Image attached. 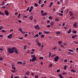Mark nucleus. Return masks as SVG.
Masks as SVG:
<instances>
[{"label":"nucleus","instance_id":"393cba45","mask_svg":"<svg viewBox=\"0 0 78 78\" xmlns=\"http://www.w3.org/2000/svg\"><path fill=\"white\" fill-rule=\"evenodd\" d=\"M30 62H31V61H32V62H34V60H33V59H31V58H30Z\"/></svg>","mask_w":78,"mask_h":78},{"label":"nucleus","instance_id":"e2e57ef3","mask_svg":"<svg viewBox=\"0 0 78 78\" xmlns=\"http://www.w3.org/2000/svg\"><path fill=\"white\" fill-rule=\"evenodd\" d=\"M57 72H60V69H58L57 70Z\"/></svg>","mask_w":78,"mask_h":78},{"label":"nucleus","instance_id":"a18cd8bd","mask_svg":"<svg viewBox=\"0 0 78 78\" xmlns=\"http://www.w3.org/2000/svg\"><path fill=\"white\" fill-rule=\"evenodd\" d=\"M62 75H67V73H62Z\"/></svg>","mask_w":78,"mask_h":78},{"label":"nucleus","instance_id":"aec40b11","mask_svg":"<svg viewBox=\"0 0 78 78\" xmlns=\"http://www.w3.org/2000/svg\"><path fill=\"white\" fill-rule=\"evenodd\" d=\"M53 2H51V3H50V5H49V7L50 8L51 6H52V5H53Z\"/></svg>","mask_w":78,"mask_h":78},{"label":"nucleus","instance_id":"49530a36","mask_svg":"<svg viewBox=\"0 0 78 78\" xmlns=\"http://www.w3.org/2000/svg\"><path fill=\"white\" fill-rule=\"evenodd\" d=\"M49 57H50V56H51V55L52 54V53L51 52H49Z\"/></svg>","mask_w":78,"mask_h":78},{"label":"nucleus","instance_id":"37998d69","mask_svg":"<svg viewBox=\"0 0 78 78\" xmlns=\"http://www.w3.org/2000/svg\"><path fill=\"white\" fill-rule=\"evenodd\" d=\"M57 48V47H55L52 48L53 50H56Z\"/></svg>","mask_w":78,"mask_h":78},{"label":"nucleus","instance_id":"423d86ee","mask_svg":"<svg viewBox=\"0 0 78 78\" xmlns=\"http://www.w3.org/2000/svg\"><path fill=\"white\" fill-rule=\"evenodd\" d=\"M12 36V34H9L8 36L7 37L8 38V39H11Z\"/></svg>","mask_w":78,"mask_h":78},{"label":"nucleus","instance_id":"5fc2aeb1","mask_svg":"<svg viewBox=\"0 0 78 78\" xmlns=\"http://www.w3.org/2000/svg\"><path fill=\"white\" fill-rule=\"evenodd\" d=\"M33 8H34V7H33V6H31L30 8V9L32 10V9H33Z\"/></svg>","mask_w":78,"mask_h":78},{"label":"nucleus","instance_id":"09e8293b","mask_svg":"<svg viewBox=\"0 0 78 78\" xmlns=\"http://www.w3.org/2000/svg\"><path fill=\"white\" fill-rule=\"evenodd\" d=\"M50 27H51V26L50 25H48L47 26V27H48V28H50Z\"/></svg>","mask_w":78,"mask_h":78},{"label":"nucleus","instance_id":"13d9d810","mask_svg":"<svg viewBox=\"0 0 78 78\" xmlns=\"http://www.w3.org/2000/svg\"><path fill=\"white\" fill-rule=\"evenodd\" d=\"M73 33H74V34H76V31H74L73 32Z\"/></svg>","mask_w":78,"mask_h":78},{"label":"nucleus","instance_id":"7ed1b4c3","mask_svg":"<svg viewBox=\"0 0 78 78\" xmlns=\"http://www.w3.org/2000/svg\"><path fill=\"white\" fill-rule=\"evenodd\" d=\"M4 12L5 14V15L7 16H9V12H8V10H6L4 11Z\"/></svg>","mask_w":78,"mask_h":78},{"label":"nucleus","instance_id":"ddd939ff","mask_svg":"<svg viewBox=\"0 0 78 78\" xmlns=\"http://www.w3.org/2000/svg\"><path fill=\"white\" fill-rule=\"evenodd\" d=\"M50 25L51 26H53V25H54V22H51L50 23Z\"/></svg>","mask_w":78,"mask_h":78},{"label":"nucleus","instance_id":"bb28decb","mask_svg":"<svg viewBox=\"0 0 78 78\" xmlns=\"http://www.w3.org/2000/svg\"><path fill=\"white\" fill-rule=\"evenodd\" d=\"M56 54H54L53 55H52L51 56V57H52V58H53V57H54V56H56Z\"/></svg>","mask_w":78,"mask_h":78},{"label":"nucleus","instance_id":"ea45409f","mask_svg":"<svg viewBox=\"0 0 78 78\" xmlns=\"http://www.w3.org/2000/svg\"><path fill=\"white\" fill-rule=\"evenodd\" d=\"M17 17H18V18H17L18 19H19V17H20V14H19V15Z\"/></svg>","mask_w":78,"mask_h":78},{"label":"nucleus","instance_id":"c03bdc74","mask_svg":"<svg viewBox=\"0 0 78 78\" xmlns=\"http://www.w3.org/2000/svg\"><path fill=\"white\" fill-rule=\"evenodd\" d=\"M20 31V32H22V29L19 28V29Z\"/></svg>","mask_w":78,"mask_h":78},{"label":"nucleus","instance_id":"dca6fc26","mask_svg":"<svg viewBox=\"0 0 78 78\" xmlns=\"http://www.w3.org/2000/svg\"><path fill=\"white\" fill-rule=\"evenodd\" d=\"M37 44L38 45V46H39V47L41 46V43L39 42H37Z\"/></svg>","mask_w":78,"mask_h":78},{"label":"nucleus","instance_id":"6ab92c4d","mask_svg":"<svg viewBox=\"0 0 78 78\" xmlns=\"http://www.w3.org/2000/svg\"><path fill=\"white\" fill-rule=\"evenodd\" d=\"M71 33V29H70L68 32V34H70Z\"/></svg>","mask_w":78,"mask_h":78},{"label":"nucleus","instance_id":"864d4df0","mask_svg":"<svg viewBox=\"0 0 78 78\" xmlns=\"http://www.w3.org/2000/svg\"><path fill=\"white\" fill-rule=\"evenodd\" d=\"M3 27L1 26L0 27V30H2V29H3Z\"/></svg>","mask_w":78,"mask_h":78},{"label":"nucleus","instance_id":"9b49d317","mask_svg":"<svg viewBox=\"0 0 78 78\" xmlns=\"http://www.w3.org/2000/svg\"><path fill=\"white\" fill-rule=\"evenodd\" d=\"M47 14V13H43L42 14V16H45Z\"/></svg>","mask_w":78,"mask_h":78},{"label":"nucleus","instance_id":"cd10ccee","mask_svg":"<svg viewBox=\"0 0 78 78\" xmlns=\"http://www.w3.org/2000/svg\"><path fill=\"white\" fill-rule=\"evenodd\" d=\"M59 15L60 16H63V14H62L61 13H59Z\"/></svg>","mask_w":78,"mask_h":78},{"label":"nucleus","instance_id":"e433bc0d","mask_svg":"<svg viewBox=\"0 0 78 78\" xmlns=\"http://www.w3.org/2000/svg\"><path fill=\"white\" fill-rule=\"evenodd\" d=\"M2 6H4V5H5V2H3L2 4Z\"/></svg>","mask_w":78,"mask_h":78},{"label":"nucleus","instance_id":"20e7f679","mask_svg":"<svg viewBox=\"0 0 78 78\" xmlns=\"http://www.w3.org/2000/svg\"><path fill=\"white\" fill-rule=\"evenodd\" d=\"M59 60V56H57L54 58V61H58Z\"/></svg>","mask_w":78,"mask_h":78},{"label":"nucleus","instance_id":"5701e85b","mask_svg":"<svg viewBox=\"0 0 78 78\" xmlns=\"http://www.w3.org/2000/svg\"><path fill=\"white\" fill-rule=\"evenodd\" d=\"M30 74V72H27V73H26V75H27H27H29Z\"/></svg>","mask_w":78,"mask_h":78},{"label":"nucleus","instance_id":"58836bf2","mask_svg":"<svg viewBox=\"0 0 78 78\" xmlns=\"http://www.w3.org/2000/svg\"><path fill=\"white\" fill-rule=\"evenodd\" d=\"M49 19H50V20H51V19H52V17L51 16H49Z\"/></svg>","mask_w":78,"mask_h":78},{"label":"nucleus","instance_id":"4d7b16f0","mask_svg":"<svg viewBox=\"0 0 78 78\" xmlns=\"http://www.w3.org/2000/svg\"><path fill=\"white\" fill-rule=\"evenodd\" d=\"M2 8H3V9H5V8H6V7L5 6H3L2 7Z\"/></svg>","mask_w":78,"mask_h":78},{"label":"nucleus","instance_id":"9d476101","mask_svg":"<svg viewBox=\"0 0 78 78\" xmlns=\"http://www.w3.org/2000/svg\"><path fill=\"white\" fill-rule=\"evenodd\" d=\"M44 33L45 34H50V32L47 31H44Z\"/></svg>","mask_w":78,"mask_h":78},{"label":"nucleus","instance_id":"6e6d98bb","mask_svg":"<svg viewBox=\"0 0 78 78\" xmlns=\"http://www.w3.org/2000/svg\"><path fill=\"white\" fill-rule=\"evenodd\" d=\"M42 2V1H41V0H40L39 2H38V3L39 4H40L41 3V2Z\"/></svg>","mask_w":78,"mask_h":78},{"label":"nucleus","instance_id":"c85d7f7f","mask_svg":"<svg viewBox=\"0 0 78 78\" xmlns=\"http://www.w3.org/2000/svg\"><path fill=\"white\" fill-rule=\"evenodd\" d=\"M56 34H61V32H56Z\"/></svg>","mask_w":78,"mask_h":78},{"label":"nucleus","instance_id":"8fccbe9b","mask_svg":"<svg viewBox=\"0 0 78 78\" xmlns=\"http://www.w3.org/2000/svg\"><path fill=\"white\" fill-rule=\"evenodd\" d=\"M0 61H3V58L0 57Z\"/></svg>","mask_w":78,"mask_h":78},{"label":"nucleus","instance_id":"c9c22d12","mask_svg":"<svg viewBox=\"0 0 78 78\" xmlns=\"http://www.w3.org/2000/svg\"><path fill=\"white\" fill-rule=\"evenodd\" d=\"M74 43L76 44H78V42L77 41H74Z\"/></svg>","mask_w":78,"mask_h":78},{"label":"nucleus","instance_id":"f704fd0d","mask_svg":"<svg viewBox=\"0 0 78 78\" xmlns=\"http://www.w3.org/2000/svg\"><path fill=\"white\" fill-rule=\"evenodd\" d=\"M55 20V21H56L57 22H58V21H59V19L58 18H56Z\"/></svg>","mask_w":78,"mask_h":78},{"label":"nucleus","instance_id":"c756f323","mask_svg":"<svg viewBox=\"0 0 78 78\" xmlns=\"http://www.w3.org/2000/svg\"><path fill=\"white\" fill-rule=\"evenodd\" d=\"M0 15H2V16H4V13H2L0 11Z\"/></svg>","mask_w":78,"mask_h":78},{"label":"nucleus","instance_id":"2eb2a0df","mask_svg":"<svg viewBox=\"0 0 78 78\" xmlns=\"http://www.w3.org/2000/svg\"><path fill=\"white\" fill-rule=\"evenodd\" d=\"M69 19H75V16H73L69 18Z\"/></svg>","mask_w":78,"mask_h":78},{"label":"nucleus","instance_id":"a211bd4d","mask_svg":"<svg viewBox=\"0 0 78 78\" xmlns=\"http://www.w3.org/2000/svg\"><path fill=\"white\" fill-rule=\"evenodd\" d=\"M60 46H61V48H65V47H64V45H63L62 44H60Z\"/></svg>","mask_w":78,"mask_h":78},{"label":"nucleus","instance_id":"473e14b6","mask_svg":"<svg viewBox=\"0 0 78 78\" xmlns=\"http://www.w3.org/2000/svg\"><path fill=\"white\" fill-rule=\"evenodd\" d=\"M66 69H67V66H65L64 67V70H66Z\"/></svg>","mask_w":78,"mask_h":78},{"label":"nucleus","instance_id":"0eeeda50","mask_svg":"<svg viewBox=\"0 0 78 78\" xmlns=\"http://www.w3.org/2000/svg\"><path fill=\"white\" fill-rule=\"evenodd\" d=\"M77 25V23H76V22H74L73 24V26L74 27H75V28H76V27Z\"/></svg>","mask_w":78,"mask_h":78},{"label":"nucleus","instance_id":"bf43d9fd","mask_svg":"<svg viewBox=\"0 0 78 78\" xmlns=\"http://www.w3.org/2000/svg\"><path fill=\"white\" fill-rule=\"evenodd\" d=\"M12 69H13V70H15V69H16V68L15 67H12Z\"/></svg>","mask_w":78,"mask_h":78},{"label":"nucleus","instance_id":"7c9ffc66","mask_svg":"<svg viewBox=\"0 0 78 78\" xmlns=\"http://www.w3.org/2000/svg\"><path fill=\"white\" fill-rule=\"evenodd\" d=\"M41 38H44V35L42 34L41 35Z\"/></svg>","mask_w":78,"mask_h":78},{"label":"nucleus","instance_id":"1a4fd4ad","mask_svg":"<svg viewBox=\"0 0 78 78\" xmlns=\"http://www.w3.org/2000/svg\"><path fill=\"white\" fill-rule=\"evenodd\" d=\"M29 19L30 20H33V16L32 15L29 17Z\"/></svg>","mask_w":78,"mask_h":78},{"label":"nucleus","instance_id":"a19ab883","mask_svg":"<svg viewBox=\"0 0 78 78\" xmlns=\"http://www.w3.org/2000/svg\"><path fill=\"white\" fill-rule=\"evenodd\" d=\"M19 39H20V40H22V39H23V38L22 37H19Z\"/></svg>","mask_w":78,"mask_h":78},{"label":"nucleus","instance_id":"79ce46f5","mask_svg":"<svg viewBox=\"0 0 78 78\" xmlns=\"http://www.w3.org/2000/svg\"><path fill=\"white\" fill-rule=\"evenodd\" d=\"M62 42L61 41H58L59 44H62Z\"/></svg>","mask_w":78,"mask_h":78},{"label":"nucleus","instance_id":"0e129e2a","mask_svg":"<svg viewBox=\"0 0 78 78\" xmlns=\"http://www.w3.org/2000/svg\"><path fill=\"white\" fill-rule=\"evenodd\" d=\"M57 5H59V2L57 1Z\"/></svg>","mask_w":78,"mask_h":78},{"label":"nucleus","instance_id":"b1692460","mask_svg":"<svg viewBox=\"0 0 78 78\" xmlns=\"http://www.w3.org/2000/svg\"><path fill=\"white\" fill-rule=\"evenodd\" d=\"M35 7H37V6H38V5L36 3H35Z\"/></svg>","mask_w":78,"mask_h":78},{"label":"nucleus","instance_id":"72a5a7b5","mask_svg":"<svg viewBox=\"0 0 78 78\" xmlns=\"http://www.w3.org/2000/svg\"><path fill=\"white\" fill-rule=\"evenodd\" d=\"M38 77H39V76H38V75H35L34 78H38Z\"/></svg>","mask_w":78,"mask_h":78},{"label":"nucleus","instance_id":"338daca9","mask_svg":"<svg viewBox=\"0 0 78 78\" xmlns=\"http://www.w3.org/2000/svg\"><path fill=\"white\" fill-rule=\"evenodd\" d=\"M11 78H14L13 77V74H12L11 76Z\"/></svg>","mask_w":78,"mask_h":78},{"label":"nucleus","instance_id":"69168bd1","mask_svg":"<svg viewBox=\"0 0 78 78\" xmlns=\"http://www.w3.org/2000/svg\"><path fill=\"white\" fill-rule=\"evenodd\" d=\"M44 4H42L41 5V8H42V7H44Z\"/></svg>","mask_w":78,"mask_h":78},{"label":"nucleus","instance_id":"a878e982","mask_svg":"<svg viewBox=\"0 0 78 78\" xmlns=\"http://www.w3.org/2000/svg\"><path fill=\"white\" fill-rule=\"evenodd\" d=\"M39 59H44V57H40L39 58Z\"/></svg>","mask_w":78,"mask_h":78},{"label":"nucleus","instance_id":"4be33fe9","mask_svg":"<svg viewBox=\"0 0 78 78\" xmlns=\"http://www.w3.org/2000/svg\"><path fill=\"white\" fill-rule=\"evenodd\" d=\"M39 36V35L38 34H36L34 36V37H38Z\"/></svg>","mask_w":78,"mask_h":78},{"label":"nucleus","instance_id":"412c9836","mask_svg":"<svg viewBox=\"0 0 78 78\" xmlns=\"http://www.w3.org/2000/svg\"><path fill=\"white\" fill-rule=\"evenodd\" d=\"M52 66H53V65L52 64L50 63V65L49 66V67H51Z\"/></svg>","mask_w":78,"mask_h":78},{"label":"nucleus","instance_id":"39448f33","mask_svg":"<svg viewBox=\"0 0 78 78\" xmlns=\"http://www.w3.org/2000/svg\"><path fill=\"white\" fill-rule=\"evenodd\" d=\"M34 28H35L36 30H39V29H40V28L39 27V25H36L34 26Z\"/></svg>","mask_w":78,"mask_h":78},{"label":"nucleus","instance_id":"f257e3e1","mask_svg":"<svg viewBox=\"0 0 78 78\" xmlns=\"http://www.w3.org/2000/svg\"><path fill=\"white\" fill-rule=\"evenodd\" d=\"M8 51L9 54H12V53H14V52H15L16 54H18V51L15 47H13L12 48H9Z\"/></svg>","mask_w":78,"mask_h":78},{"label":"nucleus","instance_id":"de8ad7c7","mask_svg":"<svg viewBox=\"0 0 78 78\" xmlns=\"http://www.w3.org/2000/svg\"><path fill=\"white\" fill-rule=\"evenodd\" d=\"M59 76L60 78H62V76L61 74H59Z\"/></svg>","mask_w":78,"mask_h":78},{"label":"nucleus","instance_id":"3c124183","mask_svg":"<svg viewBox=\"0 0 78 78\" xmlns=\"http://www.w3.org/2000/svg\"><path fill=\"white\" fill-rule=\"evenodd\" d=\"M38 34L39 35H41V34H42V32H40L38 33Z\"/></svg>","mask_w":78,"mask_h":78},{"label":"nucleus","instance_id":"680f3d73","mask_svg":"<svg viewBox=\"0 0 78 78\" xmlns=\"http://www.w3.org/2000/svg\"><path fill=\"white\" fill-rule=\"evenodd\" d=\"M44 10H41V14H43V13L44 12Z\"/></svg>","mask_w":78,"mask_h":78},{"label":"nucleus","instance_id":"774afa93","mask_svg":"<svg viewBox=\"0 0 78 78\" xmlns=\"http://www.w3.org/2000/svg\"><path fill=\"white\" fill-rule=\"evenodd\" d=\"M15 78H19V76H15Z\"/></svg>","mask_w":78,"mask_h":78},{"label":"nucleus","instance_id":"f3484780","mask_svg":"<svg viewBox=\"0 0 78 78\" xmlns=\"http://www.w3.org/2000/svg\"><path fill=\"white\" fill-rule=\"evenodd\" d=\"M17 64H22L23 62H17Z\"/></svg>","mask_w":78,"mask_h":78},{"label":"nucleus","instance_id":"6e6552de","mask_svg":"<svg viewBox=\"0 0 78 78\" xmlns=\"http://www.w3.org/2000/svg\"><path fill=\"white\" fill-rule=\"evenodd\" d=\"M69 13L70 16H73V13L71 11L69 12Z\"/></svg>","mask_w":78,"mask_h":78},{"label":"nucleus","instance_id":"4468645a","mask_svg":"<svg viewBox=\"0 0 78 78\" xmlns=\"http://www.w3.org/2000/svg\"><path fill=\"white\" fill-rule=\"evenodd\" d=\"M71 72H73V73H76V71L74 70L73 69H72L71 70Z\"/></svg>","mask_w":78,"mask_h":78},{"label":"nucleus","instance_id":"052dcab7","mask_svg":"<svg viewBox=\"0 0 78 78\" xmlns=\"http://www.w3.org/2000/svg\"><path fill=\"white\" fill-rule=\"evenodd\" d=\"M29 9H30V7H28V8H27V11H28L29 10Z\"/></svg>","mask_w":78,"mask_h":78},{"label":"nucleus","instance_id":"603ef678","mask_svg":"<svg viewBox=\"0 0 78 78\" xmlns=\"http://www.w3.org/2000/svg\"><path fill=\"white\" fill-rule=\"evenodd\" d=\"M1 31L3 33H5V30H2Z\"/></svg>","mask_w":78,"mask_h":78},{"label":"nucleus","instance_id":"2f4dec72","mask_svg":"<svg viewBox=\"0 0 78 78\" xmlns=\"http://www.w3.org/2000/svg\"><path fill=\"white\" fill-rule=\"evenodd\" d=\"M11 72H13V73H15L16 72V71H15V70H11Z\"/></svg>","mask_w":78,"mask_h":78},{"label":"nucleus","instance_id":"4c0bfd02","mask_svg":"<svg viewBox=\"0 0 78 78\" xmlns=\"http://www.w3.org/2000/svg\"><path fill=\"white\" fill-rule=\"evenodd\" d=\"M68 51H73V50L70 49L68 50Z\"/></svg>","mask_w":78,"mask_h":78},{"label":"nucleus","instance_id":"f8f14e48","mask_svg":"<svg viewBox=\"0 0 78 78\" xmlns=\"http://www.w3.org/2000/svg\"><path fill=\"white\" fill-rule=\"evenodd\" d=\"M76 36H77V35H73V36H72V39H75V38L76 37Z\"/></svg>","mask_w":78,"mask_h":78},{"label":"nucleus","instance_id":"f03ea898","mask_svg":"<svg viewBox=\"0 0 78 78\" xmlns=\"http://www.w3.org/2000/svg\"><path fill=\"white\" fill-rule=\"evenodd\" d=\"M31 57V58H32V59H33L34 61H35L36 60V58L34 55H32Z\"/></svg>","mask_w":78,"mask_h":78}]
</instances>
